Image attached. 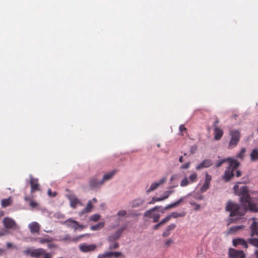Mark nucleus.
Listing matches in <instances>:
<instances>
[{
	"mask_svg": "<svg viewBox=\"0 0 258 258\" xmlns=\"http://www.w3.org/2000/svg\"><path fill=\"white\" fill-rule=\"evenodd\" d=\"M47 193H48V195L50 196V197H54L56 196V192H51V190L50 189H48V191H47Z\"/></svg>",
	"mask_w": 258,
	"mask_h": 258,
	"instance_id": "nucleus-50",
	"label": "nucleus"
},
{
	"mask_svg": "<svg viewBox=\"0 0 258 258\" xmlns=\"http://www.w3.org/2000/svg\"><path fill=\"white\" fill-rule=\"evenodd\" d=\"M219 120H218V119H216V120L215 121V122H214L213 125V127H214V128H215V127H218L217 126V125H218V124L219 123Z\"/></svg>",
	"mask_w": 258,
	"mask_h": 258,
	"instance_id": "nucleus-55",
	"label": "nucleus"
},
{
	"mask_svg": "<svg viewBox=\"0 0 258 258\" xmlns=\"http://www.w3.org/2000/svg\"><path fill=\"white\" fill-rule=\"evenodd\" d=\"M162 224H160V222L156 225H155L154 226V229L155 230H157L159 228V227H160V225H161Z\"/></svg>",
	"mask_w": 258,
	"mask_h": 258,
	"instance_id": "nucleus-56",
	"label": "nucleus"
},
{
	"mask_svg": "<svg viewBox=\"0 0 258 258\" xmlns=\"http://www.w3.org/2000/svg\"><path fill=\"white\" fill-rule=\"evenodd\" d=\"M116 172V170H113L110 172H109L107 173L106 174H104L103 178L102 179V181L103 182H104L105 181L108 180L110 179L112 176L115 174V173Z\"/></svg>",
	"mask_w": 258,
	"mask_h": 258,
	"instance_id": "nucleus-22",
	"label": "nucleus"
},
{
	"mask_svg": "<svg viewBox=\"0 0 258 258\" xmlns=\"http://www.w3.org/2000/svg\"><path fill=\"white\" fill-rule=\"evenodd\" d=\"M225 211L230 212L229 218L227 220V225H229L232 223H236L238 220L242 218V212L240 205L231 200L227 202Z\"/></svg>",
	"mask_w": 258,
	"mask_h": 258,
	"instance_id": "nucleus-2",
	"label": "nucleus"
},
{
	"mask_svg": "<svg viewBox=\"0 0 258 258\" xmlns=\"http://www.w3.org/2000/svg\"><path fill=\"white\" fill-rule=\"evenodd\" d=\"M34 249H32L31 248H28L23 251V253L26 255H30L32 257H33Z\"/></svg>",
	"mask_w": 258,
	"mask_h": 258,
	"instance_id": "nucleus-36",
	"label": "nucleus"
},
{
	"mask_svg": "<svg viewBox=\"0 0 258 258\" xmlns=\"http://www.w3.org/2000/svg\"><path fill=\"white\" fill-rule=\"evenodd\" d=\"M231 139L229 143V148L232 149L235 147L239 140V134L236 131H231L230 133Z\"/></svg>",
	"mask_w": 258,
	"mask_h": 258,
	"instance_id": "nucleus-4",
	"label": "nucleus"
},
{
	"mask_svg": "<svg viewBox=\"0 0 258 258\" xmlns=\"http://www.w3.org/2000/svg\"><path fill=\"white\" fill-rule=\"evenodd\" d=\"M212 179V176L208 173H206L205 180L204 184L201 188V191L203 192L206 191L210 187V182Z\"/></svg>",
	"mask_w": 258,
	"mask_h": 258,
	"instance_id": "nucleus-11",
	"label": "nucleus"
},
{
	"mask_svg": "<svg viewBox=\"0 0 258 258\" xmlns=\"http://www.w3.org/2000/svg\"><path fill=\"white\" fill-rule=\"evenodd\" d=\"M228 161L229 165L225 171L222 179L226 182L230 181L234 175V172L236 171V176L239 177L241 175V172L239 170H236L237 168L240 165V163L235 159L227 158L218 161L216 163V167H220L223 163Z\"/></svg>",
	"mask_w": 258,
	"mask_h": 258,
	"instance_id": "nucleus-1",
	"label": "nucleus"
},
{
	"mask_svg": "<svg viewBox=\"0 0 258 258\" xmlns=\"http://www.w3.org/2000/svg\"><path fill=\"white\" fill-rule=\"evenodd\" d=\"M250 229L251 231L252 235H258V223L256 221H253L252 223L250 225Z\"/></svg>",
	"mask_w": 258,
	"mask_h": 258,
	"instance_id": "nucleus-20",
	"label": "nucleus"
},
{
	"mask_svg": "<svg viewBox=\"0 0 258 258\" xmlns=\"http://www.w3.org/2000/svg\"><path fill=\"white\" fill-rule=\"evenodd\" d=\"M176 227V225L175 224H171L169 226H167L166 229L170 232V231L173 230Z\"/></svg>",
	"mask_w": 258,
	"mask_h": 258,
	"instance_id": "nucleus-44",
	"label": "nucleus"
},
{
	"mask_svg": "<svg viewBox=\"0 0 258 258\" xmlns=\"http://www.w3.org/2000/svg\"><path fill=\"white\" fill-rule=\"evenodd\" d=\"M190 165V163L189 162L186 163L184 164H183L181 166V168L182 169H187L189 167Z\"/></svg>",
	"mask_w": 258,
	"mask_h": 258,
	"instance_id": "nucleus-46",
	"label": "nucleus"
},
{
	"mask_svg": "<svg viewBox=\"0 0 258 258\" xmlns=\"http://www.w3.org/2000/svg\"><path fill=\"white\" fill-rule=\"evenodd\" d=\"M125 229V227H122L117 231H116L114 234L109 236L108 237V241H112L118 239L121 235L123 231Z\"/></svg>",
	"mask_w": 258,
	"mask_h": 258,
	"instance_id": "nucleus-12",
	"label": "nucleus"
},
{
	"mask_svg": "<svg viewBox=\"0 0 258 258\" xmlns=\"http://www.w3.org/2000/svg\"><path fill=\"white\" fill-rule=\"evenodd\" d=\"M126 212L125 210H120L117 213L118 216H124L126 215Z\"/></svg>",
	"mask_w": 258,
	"mask_h": 258,
	"instance_id": "nucleus-48",
	"label": "nucleus"
},
{
	"mask_svg": "<svg viewBox=\"0 0 258 258\" xmlns=\"http://www.w3.org/2000/svg\"><path fill=\"white\" fill-rule=\"evenodd\" d=\"M189 182L190 183L195 182L198 179V174L196 172L192 173L189 176Z\"/></svg>",
	"mask_w": 258,
	"mask_h": 258,
	"instance_id": "nucleus-32",
	"label": "nucleus"
},
{
	"mask_svg": "<svg viewBox=\"0 0 258 258\" xmlns=\"http://www.w3.org/2000/svg\"><path fill=\"white\" fill-rule=\"evenodd\" d=\"M34 240L38 242L40 244H45L51 242L53 238L48 235H46L43 237H36L34 238Z\"/></svg>",
	"mask_w": 258,
	"mask_h": 258,
	"instance_id": "nucleus-14",
	"label": "nucleus"
},
{
	"mask_svg": "<svg viewBox=\"0 0 258 258\" xmlns=\"http://www.w3.org/2000/svg\"><path fill=\"white\" fill-rule=\"evenodd\" d=\"M29 204L32 209L37 208L38 206V204L36 202L33 201L32 200H30Z\"/></svg>",
	"mask_w": 258,
	"mask_h": 258,
	"instance_id": "nucleus-41",
	"label": "nucleus"
},
{
	"mask_svg": "<svg viewBox=\"0 0 258 258\" xmlns=\"http://www.w3.org/2000/svg\"><path fill=\"white\" fill-rule=\"evenodd\" d=\"M28 228L31 233H38L40 230V225L36 222H32L29 224Z\"/></svg>",
	"mask_w": 258,
	"mask_h": 258,
	"instance_id": "nucleus-10",
	"label": "nucleus"
},
{
	"mask_svg": "<svg viewBox=\"0 0 258 258\" xmlns=\"http://www.w3.org/2000/svg\"><path fill=\"white\" fill-rule=\"evenodd\" d=\"M166 180V178H162L158 182L152 183L150 188L147 190L148 192H151L156 189L159 185L164 183Z\"/></svg>",
	"mask_w": 258,
	"mask_h": 258,
	"instance_id": "nucleus-17",
	"label": "nucleus"
},
{
	"mask_svg": "<svg viewBox=\"0 0 258 258\" xmlns=\"http://www.w3.org/2000/svg\"><path fill=\"white\" fill-rule=\"evenodd\" d=\"M190 204L191 205H192V206H195V209L196 211L199 210L200 209V207H201L200 205L197 204H196V203H195L194 202H190Z\"/></svg>",
	"mask_w": 258,
	"mask_h": 258,
	"instance_id": "nucleus-45",
	"label": "nucleus"
},
{
	"mask_svg": "<svg viewBox=\"0 0 258 258\" xmlns=\"http://www.w3.org/2000/svg\"><path fill=\"white\" fill-rule=\"evenodd\" d=\"M254 253L256 256V258H258V250H255Z\"/></svg>",
	"mask_w": 258,
	"mask_h": 258,
	"instance_id": "nucleus-64",
	"label": "nucleus"
},
{
	"mask_svg": "<svg viewBox=\"0 0 258 258\" xmlns=\"http://www.w3.org/2000/svg\"><path fill=\"white\" fill-rule=\"evenodd\" d=\"M97 248V245L94 244H87L83 243L79 245V249L82 252H88L94 251Z\"/></svg>",
	"mask_w": 258,
	"mask_h": 258,
	"instance_id": "nucleus-6",
	"label": "nucleus"
},
{
	"mask_svg": "<svg viewBox=\"0 0 258 258\" xmlns=\"http://www.w3.org/2000/svg\"><path fill=\"white\" fill-rule=\"evenodd\" d=\"M152 212H153V211H152L151 209H150V210H148V211H146V212L145 213V214H144V216H145V217H149V218H151L152 217L153 215H154V214H153V213H152Z\"/></svg>",
	"mask_w": 258,
	"mask_h": 258,
	"instance_id": "nucleus-40",
	"label": "nucleus"
},
{
	"mask_svg": "<svg viewBox=\"0 0 258 258\" xmlns=\"http://www.w3.org/2000/svg\"><path fill=\"white\" fill-rule=\"evenodd\" d=\"M179 130L180 132L181 133L183 132H186L187 129L184 127V125L183 124H181L179 126Z\"/></svg>",
	"mask_w": 258,
	"mask_h": 258,
	"instance_id": "nucleus-47",
	"label": "nucleus"
},
{
	"mask_svg": "<svg viewBox=\"0 0 258 258\" xmlns=\"http://www.w3.org/2000/svg\"><path fill=\"white\" fill-rule=\"evenodd\" d=\"M212 165V162L210 159H206L204 160L203 162H202L201 163L198 164L196 167V169L197 170H200L203 168H208L209 167H210Z\"/></svg>",
	"mask_w": 258,
	"mask_h": 258,
	"instance_id": "nucleus-15",
	"label": "nucleus"
},
{
	"mask_svg": "<svg viewBox=\"0 0 258 258\" xmlns=\"http://www.w3.org/2000/svg\"><path fill=\"white\" fill-rule=\"evenodd\" d=\"M4 227L8 229H16L17 224L16 222L12 218L9 217H5L3 220Z\"/></svg>",
	"mask_w": 258,
	"mask_h": 258,
	"instance_id": "nucleus-5",
	"label": "nucleus"
},
{
	"mask_svg": "<svg viewBox=\"0 0 258 258\" xmlns=\"http://www.w3.org/2000/svg\"><path fill=\"white\" fill-rule=\"evenodd\" d=\"M85 227V226L83 225H80L79 224V228L81 229V230H82L83 229H84Z\"/></svg>",
	"mask_w": 258,
	"mask_h": 258,
	"instance_id": "nucleus-62",
	"label": "nucleus"
},
{
	"mask_svg": "<svg viewBox=\"0 0 258 258\" xmlns=\"http://www.w3.org/2000/svg\"><path fill=\"white\" fill-rule=\"evenodd\" d=\"M100 216L98 214H95L92 216L90 219L93 221H97L99 220Z\"/></svg>",
	"mask_w": 258,
	"mask_h": 258,
	"instance_id": "nucleus-42",
	"label": "nucleus"
},
{
	"mask_svg": "<svg viewBox=\"0 0 258 258\" xmlns=\"http://www.w3.org/2000/svg\"><path fill=\"white\" fill-rule=\"evenodd\" d=\"M243 247L247 248V242L243 239Z\"/></svg>",
	"mask_w": 258,
	"mask_h": 258,
	"instance_id": "nucleus-58",
	"label": "nucleus"
},
{
	"mask_svg": "<svg viewBox=\"0 0 258 258\" xmlns=\"http://www.w3.org/2000/svg\"><path fill=\"white\" fill-rule=\"evenodd\" d=\"M159 209V207H158V206H156L153 208L151 209V210L153 211H158Z\"/></svg>",
	"mask_w": 258,
	"mask_h": 258,
	"instance_id": "nucleus-60",
	"label": "nucleus"
},
{
	"mask_svg": "<svg viewBox=\"0 0 258 258\" xmlns=\"http://www.w3.org/2000/svg\"><path fill=\"white\" fill-rule=\"evenodd\" d=\"M169 197V195L167 194L166 191L164 192L163 196L161 197L162 201L167 199Z\"/></svg>",
	"mask_w": 258,
	"mask_h": 258,
	"instance_id": "nucleus-54",
	"label": "nucleus"
},
{
	"mask_svg": "<svg viewBox=\"0 0 258 258\" xmlns=\"http://www.w3.org/2000/svg\"><path fill=\"white\" fill-rule=\"evenodd\" d=\"M232 244L234 247H236L238 244L242 245V238L233 239Z\"/></svg>",
	"mask_w": 258,
	"mask_h": 258,
	"instance_id": "nucleus-34",
	"label": "nucleus"
},
{
	"mask_svg": "<svg viewBox=\"0 0 258 258\" xmlns=\"http://www.w3.org/2000/svg\"><path fill=\"white\" fill-rule=\"evenodd\" d=\"M190 183L189 181L188 180L187 177H185L183 178L181 182H180V186H185L188 185Z\"/></svg>",
	"mask_w": 258,
	"mask_h": 258,
	"instance_id": "nucleus-37",
	"label": "nucleus"
},
{
	"mask_svg": "<svg viewBox=\"0 0 258 258\" xmlns=\"http://www.w3.org/2000/svg\"><path fill=\"white\" fill-rule=\"evenodd\" d=\"M12 202L10 198L4 199L2 201V205L3 207H7L10 206Z\"/></svg>",
	"mask_w": 258,
	"mask_h": 258,
	"instance_id": "nucleus-31",
	"label": "nucleus"
},
{
	"mask_svg": "<svg viewBox=\"0 0 258 258\" xmlns=\"http://www.w3.org/2000/svg\"><path fill=\"white\" fill-rule=\"evenodd\" d=\"M170 234V232L166 229L165 231L163 233L162 236L164 237H168Z\"/></svg>",
	"mask_w": 258,
	"mask_h": 258,
	"instance_id": "nucleus-52",
	"label": "nucleus"
},
{
	"mask_svg": "<svg viewBox=\"0 0 258 258\" xmlns=\"http://www.w3.org/2000/svg\"><path fill=\"white\" fill-rule=\"evenodd\" d=\"M228 258H242V250H237L230 247L228 249Z\"/></svg>",
	"mask_w": 258,
	"mask_h": 258,
	"instance_id": "nucleus-8",
	"label": "nucleus"
},
{
	"mask_svg": "<svg viewBox=\"0 0 258 258\" xmlns=\"http://www.w3.org/2000/svg\"><path fill=\"white\" fill-rule=\"evenodd\" d=\"M240 182L236 183L233 187L234 193L239 197V201L242 202V186H239Z\"/></svg>",
	"mask_w": 258,
	"mask_h": 258,
	"instance_id": "nucleus-16",
	"label": "nucleus"
},
{
	"mask_svg": "<svg viewBox=\"0 0 258 258\" xmlns=\"http://www.w3.org/2000/svg\"><path fill=\"white\" fill-rule=\"evenodd\" d=\"M251 160L252 161L258 160V150L254 149L250 154Z\"/></svg>",
	"mask_w": 258,
	"mask_h": 258,
	"instance_id": "nucleus-29",
	"label": "nucleus"
},
{
	"mask_svg": "<svg viewBox=\"0 0 258 258\" xmlns=\"http://www.w3.org/2000/svg\"><path fill=\"white\" fill-rule=\"evenodd\" d=\"M47 247L49 249H52L53 248L56 247V245L53 243H51V242L49 243H47Z\"/></svg>",
	"mask_w": 258,
	"mask_h": 258,
	"instance_id": "nucleus-53",
	"label": "nucleus"
},
{
	"mask_svg": "<svg viewBox=\"0 0 258 258\" xmlns=\"http://www.w3.org/2000/svg\"><path fill=\"white\" fill-rule=\"evenodd\" d=\"M104 226V222H101L98 223L97 224L95 225H93L91 226L90 229L92 230L96 231L100 230V229L102 228Z\"/></svg>",
	"mask_w": 258,
	"mask_h": 258,
	"instance_id": "nucleus-27",
	"label": "nucleus"
},
{
	"mask_svg": "<svg viewBox=\"0 0 258 258\" xmlns=\"http://www.w3.org/2000/svg\"><path fill=\"white\" fill-rule=\"evenodd\" d=\"M33 198V197L32 198H30L29 197H25V198H24V200L26 201H29L30 202V200H32V199Z\"/></svg>",
	"mask_w": 258,
	"mask_h": 258,
	"instance_id": "nucleus-59",
	"label": "nucleus"
},
{
	"mask_svg": "<svg viewBox=\"0 0 258 258\" xmlns=\"http://www.w3.org/2000/svg\"><path fill=\"white\" fill-rule=\"evenodd\" d=\"M162 201V198H156V197H153L152 198V200L151 202L149 203V204H154L156 202H159Z\"/></svg>",
	"mask_w": 258,
	"mask_h": 258,
	"instance_id": "nucleus-38",
	"label": "nucleus"
},
{
	"mask_svg": "<svg viewBox=\"0 0 258 258\" xmlns=\"http://www.w3.org/2000/svg\"><path fill=\"white\" fill-rule=\"evenodd\" d=\"M97 258H105L102 254H100L98 255Z\"/></svg>",
	"mask_w": 258,
	"mask_h": 258,
	"instance_id": "nucleus-63",
	"label": "nucleus"
},
{
	"mask_svg": "<svg viewBox=\"0 0 258 258\" xmlns=\"http://www.w3.org/2000/svg\"><path fill=\"white\" fill-rule=\"evenodd\" d=\"M248 242L251 245L258 247V238H249Z\"/></svg>",
	"mask_w": 258,
	"mask_h": 258,
	"instance_id": "nucleus-33",
	"label": "nucleus"
},
{
	"mask_svg": "<svg viewBox=\"0 0 258 258\" xmlns=\"http://www.w3.org/2000/svg\"><path fill=\"white\" fill-rule=\"evenodd\" d=\"M214 139L218 141L221 139L223 135V131L219 127H216L214 128Z\"/></svg>",
	"mask_w": 258,
	"mask_h": 258,
	"instance_id": "nucleus-18",
	"label": "nucleus"
},
{
	"mask_svg": "<svg viewBox=\"0 0 258 258\" xmlns=\"http://www.w3.org/2000/svg\"><path fill=\"white\" fill-rule=\"evenodd\" d=\"M92 209L93 205L92 204L91 201H89L87 204L86 207L82 211V213L84 214L85 213L90 212L92 211Z\"/></svg>",
	"mask_w": 258,
	"mask_h": 258,
	"instance_id": "nucleus-30",
	"label": "nucleus"
},
{
	"mask_svg": "<svg viewBox=\"0 0 258 258\" xmlns=\"http://www.w3.org/2000/svg\"><path fill=\"white\" fill-rule=\"evenodd\" d=\"M89 183H90V185L92 187H95L99 186L103 183L102 180L101 181H98L95 178H93L91 179L90 180Z\"/></svg>",
	"mask_w": 258,
	"mask_h": 258,
	"instance_id": "nucleus-21",
	"label": "nucleus"
},
{
	"mask_svg": "<svg viewBox=\"0 0 258 258\" xmlns=\"http://www.w3.org/2000/svg\"><path fill=\"white\" fill-rule=\"evenodd\" d=\"M249 211L253 213L258 212V204L251 198L246 186H243V216L244 212Z\"/></svg>",
	"mask_w": 258,
	"mask_h": 258,
	"instance_id": "nucleus-3",
	"label": "nucleus"
},
{
	"mask_svg": "<svg viewBox=\"0 0 258 258\" xmlns=\"http://www.w3.org/2000/svg\"><path fill=\"white\" fill-rule=\"evenodd\" d=\"M182 201H183V198H180V199H179L178 201H177L175 203L168 205L167 206H166L165 207L164 209L165 210H167L170 208L175 207L177 206L178 205H179L182 202Z\"/></svg>",
	"mask_w": 258,
	"mask_h": 258,
	"instance_id": "nucleus-26",
	"label": "nucleus"
},
{
	"mask_svg": "<svg viewBox=\"0 0 258 258\" xmlns=\"http://www.w3.org/2000/svg\"><path fill=\"white\" fill-rule=\"evenodd\" d=\"M171 219V217L170 215L166 216L164 219H162L161 221L160 222V224L162 225L166 223V222H168L170 219Z\"/></svg>",
	"mask_w": 258,
	"mask_h": 258,
	"instance_id": "nucleus-39",
	"label": "nucleus"
},
{
	"mask_svg": "<svg viewBox=\"0 0 258 258\" xmlns=\"http://www.w3.org/2000/svg\"><path fill=\"white\" fill-rule=\"evenodd\" d=\"M144 202L145 201L144 200L138 199L132 201L130 204L133 208H136L142 206L144 204Z\"/></svg>",
	"mask_w": 258,
	"mask_h": 258,
	"instance_id": "nucleus-19",
	"label": "nucleus"
},
{
	"mask_svg": "<svg viewBox=\"0 0 258 258\" xmlns=\"http://www.w3.org/2000/svg\"><path fill=\"white\" fill-rule=\"evenodd\" d=\"M30 184L31 186V194L40 190V185L37 178H35L31 176L30 178Z\"/></svg>",
	"mask_w": 258,
	"mask_h": 258,
	"instance_id": "nucleus-7",
	"label": "nucleus"
},
{
	"mask_svg": "<svg viewBox=\"0 0 258 258\" xmlns=\"http://www.w3.org/2000/svg\"><path fill=\"white\" fill-rule=\"evenodd\" d=\"M86 236H89V234H82L80 235L77 237L71 238L69 237L68 236H67V237L64 238L65 240H69L70 241H73V242H77L79 241L80 239L82 238L83 237Z\"/></svg>",
	"mask_w": 258,
	"mask_h": 258,
	"instance_id": "nucleus-24",
	"label": "nucleus"
},
{
	"mask_svg": "<svg viewBox=\"0 0 258 258\" xmlns=\"http://www.w3.org/2000/svg\"><path fill=\"white\" fill-rule=\"evenodd\" d=\"M64 224L69 227H71L76 231L79 228V223L78 222L72 219H69L64 222Z\"/></svg>",
	"mask_w": 258,
	"mask_h": 258,
	"instance_id": "nucleus-13",
	"label": "nucleus"
},
{
	"mask_svg": "<svg viewBox=\"0 0 258 258\" xmlns=\"http://www.w3.org/2000/svg\"><path fill=\"white\" fill-rule=\"evenodd\" d=\"M119 243L117 242H114L113 243H110L109 245V249L111 250L113 249H117L119 247Z\"/></svg>",
	"mask_w": 258,
	"mask_h": 258,
	"instance_id": "nucleus-35",
	"label": "nucleus"
},
{
	"mask_svg": "<svg viewBox=\"0 0 258 258\" xmlns=\"http://www.w3.org/2000/svg\"><path fill=\"white\" fill-rule=\"evenodd\" d=\"M242 229V225L234 226L230 228L227 232V234H233Z\"/></svg>",
	"mask_w": 258,
	"mask_h": 258,
	"instance_id": "nucleus-25",
	"label": "nucleus"
},
{
	"mask_svg": "<svg viewBox=\"0 0 258 258\" xmlns=\"http://www.w3.org/2000/svg\"><path fill=\"white\" fill-rule=\"evenodd\" d=\"M7 246L8 248H11L13 246V244L10 242H8L7 243Z\"/></svg>",
	"mask_w": 258,
	"mask_h": 258,
	"instance_id": "nucleus-61",
	"label": "nucleus"
},
{
	"mask_svg": "<svg viewBox=\"0 0 258 258\" xmlns=\"http://www.w3.org/2000/svg\"><path fill=\"white\" fill-rule=\"evenodd\" d=\"M105 258H118L124 257V255L120 251H106L102 253Z\"/></svg>",
	"mask_w": 258,
	"mask_h": 258,
	"instance_id": "nucleus-9",
	"label": "nucleus"
},
{
	"mask_svg": "<svg viewBox=\"0 0 258 258\" xmlns=\"http://www.w3.org/2000/svg\"><path fill=\"white\" fill-rule=\"evenodd\" d=\"M197 149V147L196 146H192L190 147V154H193L195 153Z\"/></svg>",
	"mask_w": 258,
	"mask_h": 258,
	"instance_id": "nucleus-49",
	"label": "nucleus"
},
{
	"mask_svg": "<svg viewBox=\"0 0 258 258\" xmlns=\"http://www.w3.org/2000/svg\"><path fill=\"white\" fill-rule=\"evenodd\" d=\"M69 199L71 207L75 208L77 204L79 203V201L76 197L74 196L70 197Z\"/></svg>",
	"mask_w": 258,
	"mask_h": 258,
	"instance_id": "nucleus-23",
	"label": "nucleus"
},
{
	"mask_svg": "<svg viewBox=\"0 0 258 258\" xmlns=\"http://www.w3.org/2000/svg\"><path fill=\"white\" fill-rule=\"evenodd\" d=\"M173 241L172 239H168V240H166V241L165 242V246L166 247H168L172 243Z\"/></svg>",
	"mask_w": 258,
	"mask_h": 258,
	"instance_id": "nucleus-51",
	"label": "nucleus"
},
{
	"mask_svg": "<svg viewBox=\"0 0 258 258\" xmlns=\"http://www.w3.org/2000/svg\"><path fill=\"white\" fill-rule=\"evenodd\" d=\"M6 234V232L5 230L0 231V237L4 236Z\"/></svg>",
	"mask_w": 258,
	"mask_h": 258,
	"instance_id": "nucleus-57",
	"label": "nucleus"
},
{
	"mask_svg": "<svg viewBox=\"0 0 258 258\" xmlns=\"http://www.w3.org/2000/svg\"><path fill=\"white\" fill-rule=\"evenodd\" d=\"M151 218L153 219L154 222H157L159 221L160 218V215L159 214H154L153 215L152 217Z\"/></svg>",
	"mask_w": 258,
	"mask_h": 258,
	"instance_id": "nucleus-43",
	"label": "nucleus"
},
{
	"mask_svg": "<svg viewBox=\"0 0 258 258\" xmlns=\"http://www.w3.org/2000/svg\"><path fill=\"white\" fill-rule=\"evenodd\" d=\"M186 215V213L185 212H182L181 213H177L176 212H172L170 215L171 218H177L178 217H184Z\"/></svg>",
	"mask_w": 258,
	"mask_h": 258,
	"instance_id": "nucleus-28",
	"label": "nucleus"
}]
</instances>
